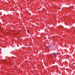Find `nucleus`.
<instances>
[{"instance_id": "1", "label": "nucleus", "mask_w": 75, "mask_h": 75, "mask_svg": "<svg viewBox=\"0 0 75 75\" xmlns=\"http://www.w3.org/2000/svg\"><path fill=\"white\" fill-rule=\"evenodd\" d=\"M53 54H54V56H56V53H54Z\"/></svg>"}, {"instance_id": "2", "label": "nucleus", "mask_w": 75, "mask_h": 75, "mask_svg": "<svg viewBox=\"0 0 75 75\" xmlns=\"http://www.w3.org/2000/svg\"><path fill=\"white\" fill-rule=\"evenodd\" d=\"M47 48H50V47L48 46L47 47Z\"/></svg>"}, {"instance_id": "3", "label": "nucleus", "mask_w": 75, "mask_h": 75, "mask_svg": "<svg viewBox=\"0 0 75 75\" xmlns=\"http://www.w3.org/2000/svg\"><path fill=\"white\" fill-rule=\"evenodd\" d=\"M27 32L28 33H29V30H28Z\"/></svg>"}, {"instance_id": "4", "label": "nucleus", "mask_w": 75, "mask_h": 75, "mask_svg": "<svg viewBox=\"0 0 75 75\" xmlns=\"http://www.w3.org/2000/svg\"><path fill=\"white\" fill-rule=\"evenodd\" d=\"M0 50H1V49H0Z\"/></svg>"}, {"instance_id": "5", "label": "nucleus", "mask_w": 75, "mask_h": 75, "mask_svg": "<svg viewBox=\"0 0 75 75\" xmlns=\"http://www.w3.org/2000/svg\"><path fill=\"white\" fill-rule=\"evenodd\" d=\"M50 47H51V46L50 45Z\"/></svg>"}]
</instances>
